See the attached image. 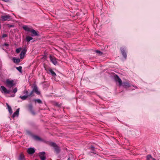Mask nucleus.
Instances as JSON below:
<instances>
[{
    "mask_svg": "<svg viewBox=\"0 0 160 160\" xmlns=\"http://www.w3.org/2000/svg\"><path fill=\"white\" fill-rule=\"evenodd\" d=\"M48 72L51 74L52 76L55 77L56 76V74L51 69H49Z\"/></svg>",
    "mask_w": 160,
    "mask_h": 160,
    "instance_id": "nucleus-17",
    "label": "nucleus"
},
{
    "mask_svg": "<svg viewBox=\"0 0 160 160\" xmlns=\"http://www.w3.org/2000/svg\"><path fill=\"white\" fill-rule=\"evenodd\" d=\"M0 88L1 89V92L2 93L5 94H9L11 92V90H8L4 86H2Z\"/></svg>",
    "mask_w": 160,
    "mask_h": 160,
    "instance_id": "nucleus-4",
    "label": "nucleus"
},
{
    "mask_svg": "<svg viewBox=\"0 0 160 160\" xmlns=\"http://www.w3.org/2000/svg\"><path fill=\"white\" fill-rule=\"evenodd\" d=\"M15 84L14 83V81L13 80H10L9 79H7L6 80V86L9 89L11 88L12 87L14 86Z\"/></svg>",
    "mask_w": 160,
    "mask_h": 160,
    "instance_id": "nucleus-1",
    "label": "nucleus"
},
{
    "mask_svg": "<svg viewBox=\"0 0 160 160\" xmlns=\"http://www.w3.org/2000/svg\"><path fill=\"white\" fill-rule=\"evenodd\" d=\"M95 52L97 53H98L100 55H101L102 54V52L99 50H96Z\"/></svg>",
    "mask_w": 160,
    "mask_h": 160,
    "instance_id": "nucleus-29",
    "label": "nucleus"
},
{
    "mask_svg": "<svg viewBox=\"0 0 160 160\" xmlns=\"http://www.w3.org/2000/svg\"><path fill=\"white\" fill-rule=\"evenodd\" d=\"M30 32L32 33L31 36L32 37H34L35 36H39V33L38 32L36 31L35 30L32 29Z\"/></svg>",
    "mask_w": 160,
    "mask_h": 160,
    "instance_id": "nucleus-11",
    "label": "nucleus"
},
{
    "mask_svg": "<svg viewBox=\"0 0 160 160\" xmlns=\"http://www.w3.org/2000/svg\"><path fill=\"white\" fill-rule=\"evenodd\" d=\"M33 39L30 36H27L26 38V40L27 42H29Z\"/></svg>",
    "mask_w": 160,
    "mask_h": 160,
    "instance_id": "nucleus-22",
    "label": "nucleus"
},
{
    "mask_svg": "<svg viewBox=\"0 0 160 160\" xmlns=\"http://www.w3.org/2000/svg\"><path fill=\"white\" fill-rule=\"evenodd\" d=\"M122 85L125 88H127L131 86V84L127 82H122Z\"/></svg>",
    "mask_w": 160,
    "mask_h": 160,
    "instance_id": "nucleus-12",
    "label": "nucleus"
},
{
    "mask_svg": "<svg viewBox=\"0 0 160 160\" xmlns=\"http://www.w3.org/2000/svg\"><path fill=\"white\" fill-rule=\"evenodd\" d=\"M120 50L123 57L125 59H126L127 57V54L125 52L124 49L123 48H120Z\"/></svg>",
    "mask_w": 160,
    "mask_h": 160,
    "instance_id": "nucleus-13",
    "label": "nucleus"
},
{
    "mask_svg": "<svg viewBox=\"0 0 160 160\" xmlns=\"http://www.w3.org/2000/svg\"><path fill=\"white\" fill-rule=\"evenodd\" d=\"M35 152V149L33 148H28L27 150L28 153L30 155H32Z\"/></svg>",
    "mask_w": 160,
    "mask_h": 160,
    "instance_id": "nucleus-9",
    "label": "nucleus"
},
{
    "mask_svg": "<svg viewBox=\"0 0 160 160\" xmlns=\"http://www.w3.org/2000/svg\"><path fill=\"white\" fill-rule=\"evenodd\" d=\"M7 25L8 26V27L9 28H12V27H14V25H9V24H8Z\"/></svg>",
    "mask_w": 160,
    "mask_h": 160,
    "instance_id": "nucleus-33",
    "label": "nucleus"
},
{
    "mask_svg": "<svg viewBox=\"0 0 160 160\" xmlns=\"http://www.w3.org/2000/svg\"><path fill=\"white\" fill-rule=\"evenodd\" d=\"M7 37V35L5 34H3L2 35V38H5Z\"/></svg>",
    "mask_w": 160,
    "mask_h": 160,
    "instance_id": "nucleus-34",
    "label": "nucleus"
},
{
    "mask_svg": "<svg viewBox=\"0 0 160 160\" xmlns=\"http://www.w3.org/2000/svg\"><path fill=\"white\" fill-rule=\"evenodd\" d=\"M17 89L16 88H14V89L13 90V91H12V92L14 93H15L17 91Z\"/></svg>",
    "mask_w": 160,
    "mask_h": 160,
    "instance_id": "nucleus-32",
    "label": "nucleus"
},
{
    "mask_svg": "<svg viewBox=\"0 0 160 160\" xmlns=\"http://www.w3.org/2000/svg\"><path fill=\"white\" fill-rule=\"evenodd\" d=\"M19 108H18L17 110L12 115L13 118L17 117H18L19 115Z\"/></svg>",
    "mask_w": 160,
    "mask_h": 160,
    "instance_id": "nucleus-14",
    "label": "nucleus"
},
{
    "mask_svg": "<svg viewBox=\"0 0 160 160\" xmlns=\"http://www.w3.org/2000/svg\"><path fill=\"white\" fill-rule=\"evenodd\" d=\"M68 160H70V157L68 158Z\"/></svg>",
    "mask_w": 160,
    "mask_h": 160,
    "instance_id": "nucleus-39",
    "label": "nucleus"
},
{
    "mask_svg": "<svg viewBox=\"0 0 160 160\" xmlns=\"http://www.w3.org/2000/svg\"><path fill=\"white\" fill-rule=\"evenodd\" d=\"M11 96L12 97H14L15 96V94H12V95H11Z\"/></svg>",
    "mask_w": 160,
    "mask_h": 160,
    "instance_id": "nucleus-37",
    "label": "nucleus"
},
{
    "mask_svg": "<svg viewBox=\"0 0 160 160\" xmlns=\"http://www.w3.org/2000/svg\"><path fill=\"white\" fill-rule=\"evenodd\" d=\"M22 93L25 94V95L28 96V92L27 90H25L22 92Z\"/></svg>",
    "mask_w": 160,
    "mask_h": 160,
    "instance_id": "nucleus-27",
    "label": "nucleus"
},
{
    "mask_svg": "<svg viewBox=\"0 0 160 160\" xmlns=\"http://www.w3.org/2000/svg\"><path fill=\"white\" fill-rule=\"evenodd\" d=\"M16 69L20 72H21L22 67L21 66H19L18 67H17L16 68Z\"/></svg>",
    "mask_w": 160,
    "mask_h": 160,
    "instance_id": "nucleus-28",
    "label": "nucleus"
},
{
    "mask_svg": "<svg viewBox=\"0 0 160 160\" xmlns=\"http://www.w3.org/2000/svg\"><path fill=\"white\" fill-rule=\"evenodd\" d=\"M33 92V91L32 90V91L30 92V93L29 94H28V97L32 96Z\"/></svg>",
    "mask_w": 160,
    "mask_h": 160,
    "instance_id": "nucleus-31",
    "label": "nucleus"
},
{
    "mask_svg": "<svg viewBox=\"0 0 160 160\" xmlns=\"http://www.w3.org/2000/svg\"><path fill=\"white\" fill-rule=\"evenodd\" d=\"M2 1L6 2H9L10 1V0H2Z\"/></svg>",
    "mask_w": 160,
    "mask_h": 160,
    "instance_id": "nucleus-36",
    "label": "nucleus"
},
{
    "mask_svg": "<svg viewBox=\"0 0 160 160\" xmlns=\"http://www.w3.org/2000/svg\"><path fill=\"white\" fill-rule=\"evenodd\" d=\"M49 58L50 60L54 65H56L57 64V62L56 60V59L52 55L49 56Z\"/></svg>",
    "mask_w": 160,
    "mask_h": 160,
    "instance_id": "nucleus-6",
    "label": "nucleus"
},
{
    "mask_svg": "<svg viewBox=\"0 0 160 160\" xmlns=\"http://www.w3.org/2000/svg\"><path fill=\"white\" fill-rule=\"evenodd\" d=\"M33 138H34V139L36 140L41 141V139L40 137L37 136H33Z\"/></svg>",
    "mask_w": 160,
    "mask_h": 160,
    "instance_id": "nucleus-20",
    "label": "nucleus"
},
{
    "mask_svg": "<svg viewBox=\"0 0 160 160\" xmlns=\"http://www.w3.org/2000/svg\"><path fill=\"white\" fill-rule=\"evenodd\" d=\"M32 90L34 92H35L37 94L39 95L40 94V92L38 91V87L37 86H34Z\"/></svg>",
    "mask_w": 160,
    "mask_h": 160,
    "instance_id": "nucleus-15",
    "label": "nucleus"
},
{
    "mask_svg": "<svg viewBox=\"0 0 160 160\" xmlns=\"http://www.w3.org/2000/svg\"><path fill=\"white\" fill-rule=\"evenodd\" d=\"M6 105H7L8 109V111L10 113H12V108L8 104V103H6Z\"/></svg>",
    "mask_w": 160,
    "mask_h": 160,
    "instance_id": "nucleus-21",
    "label": "nucleus"
},
{
    "mask_svg": "<svg viewBox=\"0 0 160 160\" xmlns=\"http://www.w3.org/2000/svg\"><path fill=\"white\" fill-rule=\"evenodd\" d=\"M21 50V48H18L16 49V52L17 53H19L20 52Z\"/></svg>",
    "mask_w": 160,
    "mask_h": 160,
    "instance_id": "nucleus-30",
    "label": "nucleus"
},
{
    "mask_svg": "<svg viewBox=\"0 0 160 160\" xmlns=\"http://www.w3.org/2000/svg\"><path fill=\"white\" fill-rule=\"evenodd\" d=\"M45 152H42L39 153V156L41 160H45L46 158L45 156Z\"/></svg>",
    "mask_w": 160,
    "mask_h": 160,
    "instance_id": "nucleus-7",
    "label": "nucleus"
},
{
    "mask_svg": "<svg viewBox=\"0 0 160 160\" xmlns=\"http://www.w3.org/2000/svg\"><path fill=\"white\" fill-rule=\"evenodd\" d=\"M56 105H57V106H58V107H59V106H60V105H59L58 104H57H57H56Z\"/></svg>",
    "mask_w": 160,
    "mask_h": 160,
    "instance_id": "nucleus-38",
    "label": "nucleus"
},
{
    "mask_svg": "<svg viewBox=\"0 0 160 160\" xmlns=\"http://www.w3.org/2000/svg\"><path fill=\"white\" fill-rule=\"evenodd\" d=\"M153 158L150 155H148L147 157V160H151Z\"/></svg>",
    "mask_w": 160,
    "mask_h": 160,
    "instance_id": "nucleus-25",
    "label": "nucleus"
},
{
    "mask_svg": "<svg viewBox=\"0 0 160 160\" xmlns=\"http://www.w3.org/2000/svg\"><path fill=\"white\" fill-rule=\"evenodd\" d=\"M29 109L32 114L34 115L35 114V112L33 109V106L32 104L29 105Z\"/></svg>",
    "mask_w": 160,
    "mask_h": 160,
    "instance_id": "nucleus-16",
    "label": "nucleus"
},
{
    "mask_svg": "<svg viewBox=\"0 0 160 160\" xmlns=\"http://www.w3.org/2000/svg\"><path fill=\"white\" fill-rule=\"evenodd\" d=\"M28 97V96L25 95L23 96H20L19 98L22 100H25Z\"/></svg>",
    "mask_w": 160,
    "mask_h": 160,
    "instance_id": "nucleus-24",
    "label": "nucleus"
},
{
    "mask_svg": "<svg viewBox=\"0 0 160 160\" xmlns=\"http://www.w3.org/2000/svg\"><path fill=\"white\" fill-rule=\"evenodd\" d=\"M34 101L35 102H37L38 103H42V101L39 99H34Z\"/></svg>",
    "mask_w": 160,
    "mask_h": 160,
    "instance_id": "nucleus-26",
    "label": "nucleus"
},
{
    "mask_svg": "<svg viewBox=\"0 0 160 160\" xmlns=\"http://www.w3.org/2000/svg\"><path fill=\"white\" fill-rule=\"evenodd\" d=\"M152 160H156L154 158H152Z\"/></svg>",
    "mask_w": 160,
    "mask_h": 160,
    "instance_id": "nucleus-40",
    "label": "nucleus"
},
{
    "mask_svg": "<svg viewBox=\"0 0 160 160\" xmlns=\"http://www.w3.org/2000/svg\"><path fill=\"white\" fill-rule=\"evenodd\" d=\"M27 52V50L26 48L23 49L21 51L20 54V58L21 59H23L25 55V54Z\"/></svg>",
    "mask_w": 160,
    "mask_h": 160,
    "instance_id": "nucleus-8",
    "label": "nucleus"
},
{
    "mask_svg": "<svg viewBox=\"0 0 160 160\" xmlns=\"http://www.w3.org/2000/svg\"><path fill=\"white\" fill-rule=\"evenodd\" d=\"M12 60L13 62L15 63H19L20 61V60L19 58H16L15 57H13L12 58Z\"/></svg>",
    "mask_w": 160,
    "mask_h": 160,
    "instance_id": "nucleus-18",
    "label": "nucleus"
},
{
    "mask_svg": "<svg viewBox=\"0 0 160 160\" xmlns=\"http://www.w3.org/2000/svg\"><path fill=\"white\" fill-rule=\"evenodd\" d=\"M8 45H9L8 44L6 43H4L3 45V46H6V47H8Z\"/></svg>",
    "mask_w": 160,
    "mask_h": 160,
    "instance_id": "nucleus-35",
    "label": "nucleus"
},
{
    "mask_svg": "<svg viewBox=\"0 0 160 160\" xmlns=\"http://www.w3.org/2000/svg\"><path fill=\"white\" fill-rule=\"evenodd\" d=\"M89 149H91L92 150V152L93 153H95L96 152L95 150V148L94 147L92 146H91L89 148Z\"/></svg>",
    "mask_w": 160,
    "mask_h": 160,
    "instance_id": "nucleus-23",
    "label": "nucleus"
},
{
    "mask_svg": "<svg viewBox=\"0 0 160 160\" xmlns=\"http://www.w3.org/2000/svg\"><path fill=\"white\" fill-rule=\"evenodd\" d=\"M37 160V159H36V160Z\"/></svg>",
    "mask_w": 160,
    "mask_h": 160,
    "instance_id": "nucleus-41",
    "label": "nucleus"
},
{
    "mask_svg": "<svg viewBox=\"0 0 160 160\" xmlns=\"http://www.w3.org/2000/svg\"><path fill=\"white\" fill-rule=\"evenodd\" d=\"M114 78L116 82L119 83V85L121 86L122 84V81L120 78L117 75L115 74L114 76Z\"/></svg>",
    "mask_w": 160,
    "mask_h": 160,
    "instance_id": "nucleus-5",
    "label": "nucleus"
},
{
    "mask_svg": "<svg viewBox=\"0 0 160 160\" xmlns=\"http://www.w3.org/2000/svg\"><path fill=\"white\" fill-rule=\"evenodd\" d=\"M2 20L3 21H10L12 19L11 16L8 14L2 16L1 17Z\"/></svg>",
    "mask_w": 160,
    "mask_h": 160,
    "instance_id": "nucleus-3",
    "label": "nucleus"
},
{
    "mask_svg": "<svg viewBox=\"0 0 160 160\" xmlns=\"http://www.w3.org/2000/svg\"><path fill=\"white\" fill-rule=\"evenodd\" d=\"M23 29L27 32H30L32 29L31 27L28 26L27 25H24L22 26Z\"/></svg>",
    "mask_w": 160,
    "mask_h": 160,
    "instance_id": "nucleus-10",
    "label": "nucleus"
},
{
    "mask_svg": "<svg viewBox=\"0 0 160 160\" xmlns=\"http://www.w3.org/2000/svg\"><path fill=\"white\" fill-rule=\"evenodd\" d=\"M50 145L53 147L56 153H59L60 151V147L57 146V145L54 142H51L50 144Z\"/></svg>",
    "mask_w": 160,
    "mask_h": 160,
    "instance_id": "nucleus-2",
    "label": "nucleus"
},
{
    "mask_svg": "<svg viewBox=\"0 0 160 160\" xmlns=\"http://www.w3.org/2000/svg\"><path fill=\"white\" fill-rule=\"evenodd\" d=\"M25 159V157L22 153H21L19 157L18 160H24Z\"/></svg>",
    "mask_w": 160,
    "mask_h": 160,
    "instance_id": "nucleus-19",
    "label": "nucleus"
}]
</instances>
